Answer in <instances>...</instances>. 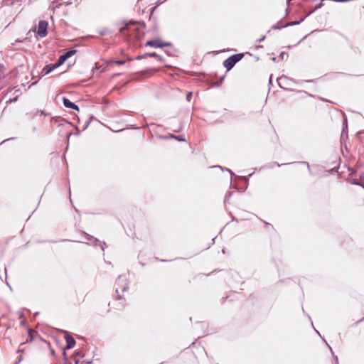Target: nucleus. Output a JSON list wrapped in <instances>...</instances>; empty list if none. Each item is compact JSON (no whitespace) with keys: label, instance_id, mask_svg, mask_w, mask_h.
<instances>
[{"label":"nucleus","instance_id":"1","mask_svg":"<svg viewBox=\"0 0 364 364\" xmlns=\"http://www.w3.org/2000/svg\"><path fill=\"white\" fill-rule=\"evenodd\" d=\"M242 53L232 55L223 62V66L227 69V70H230L242 58Z\"/></svg>","mask_w":364,"mask_h":364},{"label":"nucleus","instance_id":"2","mask_svg":"<svg viewBox=\"0 0 364 364\" xmlns=\"http://www.w3.org/2000/svg\"><path fill=\"white\" fill-rule=\"evenodd\" d=\"M48 22L46 21H40L38 23V28H37V34L39 37L43 38L46 37L48 34L47 28H48Z\"/></svg>","mask_w":364,"mask_h":364},{"label":"nucleus","instance_id":"3","mask_svg":"<svg viewBox=\"0 0 364 364\" xmlns=\"http://www.w3.org/2000/svg\"><path fill=\"white\" fill-rule=\"evenodd\" d=\"M171 45V43H164L161 39L156 38L154 40L147 41L145 44V46L162 48L166 46H170Z\"/></svg>","mask_w":364,"mask_h":364},{"label":"nucleus","instance_id":"4","mask_svg":"<svg viewBox=\"0 0 364 364\" xmlns=\"http://www.w3.org/2000/svg\"><path fill=\"white\" fill-rule=\"evenodd\" d=\"M76 53L75 50H70L67 51L65 53L60 56L58 60V65H61L65 63V61L73 56Z\"/></svg>","mask_w":364,"mask_h":364},{"label":"nucleus","instance_id":"5","mask_svg":"<svg viewBox=\"0 0 364 364\" xmlns=\"http://www.w3.org/2000/svg\"><path fill=\"white\" fill-rule=\"evenodd\" d=\"M65 339L66 341V348L70 349L74 347L75 341L71 336L66 333L65 336Z\"/></svg>","mask_w":364,"mask_h":364},{"label":"nucleus","instance_id":"6","mask_svg":"<svg viewBox=\"0 0 364 364\" xmlns=\"http://www.w3.org/2000/svg\"><path fill=\"white\" fill-rule=\"evenodd\" d=\"M63 105L65 107L78 110V107L73 102H70L68 99L66 97L63 98Z\"/></svg>","mask_w":364,"mask_h":364},{"label":"nucleus","instance_id":"7","mask_svg":"<svg viewBox=\"0 0 364 364\" xmlns=\"http://www.w3.org/2000/svg\"><path fill=\"white\" fill-rule=\"evenodd\" d=\"M59 65H58V63H55V64H51L50 65H48L46 67H45L43 69V73L44 75H47L49 73H50L53 70L55 69L56 68H58Z\"/></svg>","mask_w":364,"mask_h":364},{"label":"nucleus","instance_id":"8","mask_svg":"<svg viewBox=\"0 0 364 364\" xmlns=\"http://www.w3.org/2000/svg\"><path fill=\"white\" fill-rule=\"evenodd\" d=\"M302 21H303V19H301V21H292V22H289V23H287V24H285L284 26H272V28H273V29H280L281 28H284V27H287V26H291L297 25V24L300 23Z\"/></svg>","mask_w":364,"mask_h":364},{"label":"nucleus","instance_id":"9","mask_svg":"<svg viewBox=\"0 0 364 364\" xmlns=\"http://www.w3.org/2000/svg\"><path fill=\"white\" fill-rule=\"evenodd\" d=\"M136 24V22H130V23H127L125 26L121 28H120V32L122 33H124L125 30H129V31L131 29V26H135Z\"/></svg>","mask_w":364,"mask_h":364},{"label":"nucleus","instance_id":"10","mask_svg":"<svg viewBox=\"0 0 364 364\" xmlns=\"http://www.w3.org/2000/svg\"><path fill=\"white\" fill-rule=\"evenodd\" d=\"M145 55L151 56V57H154V58H156L158 60H159V61H163V58H162V57H161L160 55H158V54H156V53H149L145 54Z\"/></svg>","mask_w":364,"mask_h":364},{"label":"nucleus","instance_id":"11","mask_svg":"<svg viewBox=\"0 0 364 364\" xmlns=\"http://www.w3.org/2000/svg\"><path fill=\"white\" fill-rule=\"evenodd\" d=\"M169 138H174V139H177L178 141H185L184 137H183L182 136H175V135L171 134L169 136Z\"/></svg>","mask_w":364,"mask_h":364},{"label":"nucleus","instance_id":"12","mask_svg":"<svg viewBox=\"0 0 364 364\" xmlns=\"http://www.w3.org/2000/svg\"><path fill=\"white\" fill-rule=\"evenodd\" d=\"M4 76V67L0 64V79Z\"/></svg>","mask_w":364,"mask_h":364},{"label":"nucleus","instance_id":"13","mask_svg":"<svg viewBox=\"0 0 364 364\" xmlns=\"http://www.w3.org/2000/svg\"><path fill=\"white\" fill-rule=\"evenodd\" d=\"M114 63L116 65H124L125 63L124 60H115Z\"/></svg>","mask_w":364,"mask_h":364},{"label":"nucleus","instance_id":"14","mask_svg":"<svg viewBox=\"0 0 364 364\" xmlns=\"http://www.w3.org/2000/svg\"><path fill=\"white\" fill-rule=\"evenodd\" d=\"M192 92H189L187 93L186 95V100L189 102L191 99V97H192Z\"/></svg>","mask_w":364,"mask_h":364},{"label":"nucleus","instance_id":"15","mask_svg":"<svg viewBox=\"0 0 364 364\" xmlns=\"http://www.w3.org/2000/svg\"><path fill=\"white\" fill-rule=\"evenodd\" d=\"M128 288L127 284H125V285L122 286V288H121V291H125Z\"/></svg>","mask_w":364,"mask_h":364},{"label":"nucleus","instance_id":"16","mask_svg":"<svg viewBox=\"0 0 364 364\" xmlns=\"http://www.w3.org/2000/svg\"><path fill=\"white\" fill-rule=\"evenodd\" d=\"M124 279L122 277H119L117 279V283L119 284L121 281L122 282Z\"/></svg>","mask_w":364,"mask_h":364},{"label":"nucleus","instance_id":"17","mask_svg":"<svg viewBox=\"0 0 364 364\" xmlns=\"http://www.w3.org/2000/svg\"><path fill=\"white\" fill-rule=\"evenodd\" d=\"M145 56H146L145 55H138L136 58V59H141L142 58H144Z\"/></svg>","mask_w":364,"mask_h":364},{"label":"nucleus","instance_id":"18","mask_svg":"<svg viewBox=\"0 0 364 364\" xmlns=\"http://www.w3.org/2000/svg\"><path fill=\"white\" fill-rule=\"evenodd\" d=\"M22 360V357H20V358H18V360L15 363V364H18Z\"/></svg>","mask_w":364,"mask_h":364},{"label":"nucleus","instance_id":"19","mask_svg":"<svg viewBox=\"0 0 364 364\" xmlns=\"http://www.w3.org/2000/svg\"><path fill=\"white\" fill-rule=\"evenodd\" d=\"M116 293H117V294H119V287H117V288H116Z\"/></svg>","mask_w":364,"mask_h":364},{"label":"nucleus","instance_id":"20","mask_svg":"<svg viewBox=\"0 0 364 364\" xmlns=\"http://www.w3.org/2000/svg\"><path fill=\"white\" fill-rule=\"evenodd\" d=\"M142 26H143V25H142V24L139 23V26H138L136 29H139V27H142Z\"/></svg>","mask_w":364,"mask_h":364},{"label":"nucleus","instance_id":"21","mask_svg":"<svg viewBox=\"0 0 364 364\" xmlns=\"http://www.w3.org/2000/svg\"><path fill=\"white\" fill-rule=\"evenodd\" d=\"M75 364H79V360H75Z\"/></svg>","mask_w":364,"mask_h":364},{"label":"nucleus","instance_id":"22","mask_svg":"<svg viewBox=\"0 0 364 364\" xmlns=\"http://www.w3.org/2000/svg\"><path fill=\"white\" fill-rule=\"evenodd\" d=\"M16 98H14V99H13V100H9V102H14V101H16Z\"/></svg>","mask_w":364,"mask_h":364},{"label":"nucleus","instance_id":"23","mask_svg":"<svg viewBox=\"0 0 364 364\" xmlns=\"http://www.w3.org/2000/svg\"><path fill=\"white\" fill-rule=\"evenodd\" d=\"M105 245V243L104 242L102 245V250H104V246Z\"/></svg>","mask_w":364,"mask_h":364},{"label":"nucleus","instance_id":"24","mask_svg":"<svg viewBox=\"0 0 364 364\" xmlns=\"http://www.w3.org/2000/svg\"><path fill=\"white\" fill-rule=\"evenodd\" d=\"M321 4H319V5H318L316 8V9L320 8V7H321Z\"/></svg>","mask_w":364,"mask_h":364},{"label":"nucleus","instance_id":"25","mask_svg":"<svg viewBox=\"0 0 364 364\" xmlns=\"http://www.w3.org/2000/svg\"><path fill=\"white\" fill-rule=\"evenodd\" d=\"M228 171H229L231 174H233V173H232V171L228 170Z\"/></svg>","mask_w":364,"mask_h":364}]
</instances>
